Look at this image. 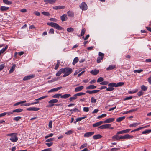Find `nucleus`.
<instances>
[{
    "instance_id": "nucleus-48",
    "label": "nucleus",
    "mask_w": 151,
    "mask_h": 151,
    "mask_svg": "<svg viewBox=\"0 0 151 151\" xmlns=\"http://www.w3.org/2000/svg\"><path fill=\"white\" fill-rule=\"evenodd\" d=\"M73 131L70 130L65 132V134L66 135H70L73 133Z\"/></svg>"
},
{
    "instance_id": "nucleus-38",
    "label": "nucleus",
    "mask_w": 151,
    "mask_h": 151,
    "mask_svg": "<svg viewBox=\"0 0 151 151\" xmlns=\"http://www.w3.org/2000/svg\"><path fill=\"white\" fill-rule=\"evenodd\" d=\"M42 14L44 15L47 16H49L50 15V14L47 12H42Z\"/></svg>"
},
{
    "instance_id": "nucleus-60",
    "label": "nucleus",
    "mask_w": 151,
    "mask_h": 151,
    "mask_svg": "<svg viewBox=\"0 0 151 151\" xmlns=\"http://www.w3.org/2000/svg\"><path fill=\"white\" fill-rule=\"evenodd\" d=\"M144 93V92L142 90L140 91L139 92H138L137 95L138 96H140L142 95H143Z\"/></svg>"
},
{
    "instance_id": "nucleus-37",
    "label": "nucleus",
    "mask_w": 151,
    "mask_h": 151,
    "mask_svg": "<svg viewBox=\"0 0 151 151\" xmlns=\"http://www.w3.org/2000/svg\"><path fill=\"white\" fill-rule=\"evenodd\" d=\"M70 111L72 113L73 112H79V110L77 109V108H75L73 109H71L70 110Z\"/></svg>"
},
{
    "instance_id": "nucleus-4",
    "label": "nucleus",
    "mask_w": 151,
    "mask_h": 151,
    "mask_svg": "<svg viewBox=\"0 0 151 151\" xmlns=\"http://www.w3.org/2000/svg\"><path fill=\"white\" fill-rule=\"evenodd\" d=\"M81 9L83 10H86L87 9L88 6L84 2L81 3L79 5Z\"/></svg>"
},
{
    "instance_id": "nucleus-15",
    "label": "nucleus",
    "mask_w": 151,
    "mask_h": 151,
    "mask_svg": "<svg viewBox=\"0 0 151 151\" xmlns=\"http://www.w3.org/2000/svg\"><path fill=\"white\" fill-rule=\"evenodd\" d=\"M103 123L102 121H100L93 124V127H96L102 124Z\"/></svg>"
},
{
    "instance_id": "nucleus-46",
    "label": "nucleus",
    "mask_w": 151,
    "mask_h": 151,
    "mask_svg": "<svg viewBox=\"0 0 151 151\" xmlns=\"http://www.w3.org/2000/svg\"><path fill=\"white\" fill-rule=\"evenodd\" d=\"M86 117V116H84L83 117H78L76 119V121H80Z\"/></svg>"
},
{
    "instance_id": "nucleus-57",
    "label": "nucleus",
    "mask_w": 151,
    "mask_h": 151,
    "mask_svg": "<svg viewBox=\"0 0 151 151\" xmlns=\"http://www.w3.org/2000/svg\"><path fill=\"white\" fill-rule=\"evenodd\" d=\"M106 114H101V115L98 116V118L99 119L100 118H101L103 117H106Z\"/></svg>"
},
{
    "instance_id": "nucleus-11",
    "label": "nucleus",
    "mask_w": 151,
    "mask_h": 151,
    "mask_svg": "<svg viewBox=\"0 0 151 151\" xmlns=\"http://www.w3.org/2000/svg\"><path fill=\"white\" fill-rule=\"evenodd\" d=\"M10 140L12 142H15L18 140V138L15 135H14V136L11 137L10 139Z\"/></svg>"
},
{
    "instance_id": "nucleus-17",
    "label": "nucleus",
    "mask_w": 151,
    "mask_h": 151,
    "mask_svg": "<svg viewBox=\"0 0 151 151\" xmlns=\"http://www.w3.org/2000/svg\"><path fill=\"white\" fill-rule=\"evenodd\" d=\"M99 70L94 69L91 70L90 71V73L93 75H96L99 73Z\"/></svg>"
},
{
    "instance_id": "nucleus-32",
    "label": "nucleus",
    "mask_w": 151,
    "mask_h": 151,
    "mask_svg": "<svg viewBox=\"0 0 151 151\" xmlns=\"http://www.w3.org/2000/svg\"><path fill=\"white\" fill-rule=\"evenodd\" d=\"M61 96L60 94L58 93L53 95L52 97L53 98H59L60 97L61 98Z\"/></svg>"
},
{
    "instance_id": "nucleus-10",
    "label": "nucleus",
    "mask_w": 151,
    "mask_h": 151,
    "mask_svg": "<svg viewBox=\"0 0 151 151\" xmlns=\"http://www.w3.org/2000/svg\"><path fill=\"white\" fill-rule=\"evenodd\" d=\"M62 88V87H59L56 88L52 89L48 91V93H51L52 92H56L58 90Z\"/></svg>"
},
{
    "instance_id": "nucleus-18",
    "label": "nucleus",
    "mask_w": 151,
    "mask_h": 151,
    "mask_svg": "<svg viewBox=\"0 0 151 151\" xmlns=\"http://www.w3.org/2000/svg\"><path fill=\"white\" fill-rule=\"evenodd\" d=\"M65 7L64 6H58L53 7V8L55 10L64 9Z\"/></svg>"
},
{
    "instance_id": "nucleus-42",
    "label": "nucleus",
    "mask_w": 151,
    "mask_h": 151,
    "mask_svg": "<svg viewBox=\"0 0 151 151\" xmlns=\"http://www.w3.org/2000/svg\"><path fill=\"white\" fill-rule=\"evenodd\" d=\"M103 58L101 57L98 56L97 59V62L98 63H100L101 60H103Z\"/></svg>"
},
{
    "instance_id": "nucleus-49",
    "label": "nucleus",
    "mask_w": 151,
    "mask_h": 151,
    "mask_svg": "<svg viewBox=\"0 0 151 151\" xmlns=\"http://www.w3.org/2000/svg\"><path fill=\"white\" fill-rule=\"evenodd\" d=\"M5 114V116L6 115V116H8L12 114H13V112L12 111H9L8 112H4Z\"/></svg>"
},
{
    "instance_id": "nucleus-41",
    "label": "nucleus",
    "mask_w": 151,
    "mask_h": 151,
    "mask_svg": "<svg viewBox=\"0 0 151 151\" xmlns=\"http://www.w3.org/2000/svg\"><path fill=\"white\" fill-rule=\"evenodd\" d=\"M47 97V96H42V97H41L38 99H35V100L36 101H38V100H41V99H42Z\"/></svg>"
},
{
    "instance_id": "nucleus-54",
    "label": "nucleus",
    "mask_w": 151,
    "mask_h": 151,
    "mask_svg": "<svg viewBox=\"0 0 151 151\" xmlns=\"http://www.w3.org/2000/svg\"><path fill=\"white\" fill-rule=\"evenodd\" d=\"M54 140V138H50L49 139H47L46 140V142H52Z\"/></svg>"
},
{
    "instance_id": "nucleus-7",
    "label": "nucleus",
    "mask_w": 151,
    "mask_h": 151,
    "mask_svg": "<svg viewBox=\"0 0 151 151\" xmlns=\"http://www.w3.org/2000/svg\"><path fill=\"white\" fill-rule=\"evenodd\" d=\"M35 77L34 75H31L25 76L23 79V80L26 81L29 80Z\"/></svg>"
},
{
    "instance_id": "nucleus-5",
    "label": "nucleus",
    "mask_w": 151,
    "mask_h": 151,
    "mask_svg": "<svg viewBox=\"0 0 151 151\" xmlns=\"http://www.w3.org/2000/svg\"><path fill=\"white\" fill-rule=\"evenodd\" d=\"M111 126L110 124H107L101 125L98 128L101 129H108Z\"/></svg>"
},
{
    "instance_id": "nucleus-23",
    "label": "nucleus",
    "mask_w": 151,
    "mask_h": 151,
    "mask_svg": "<svg viewBox=\"0 0 151 151\" xmlns=\"http://www.w3.org/2000/svg\"><path fill=\"white\" fill-rule=\"evenodd\" d=\"M78 97L76 94H74L73 96L71 97H70L69 100L70 102H72L73 100H75L77 99Z\"/></svg>"
},
{
    "instance_id": "nucleus-51",
    "label": "nucleus",
    "mask_w": 151,
    "mask_h": 151,
    "mask_svg": "<svg viewBox=\"0 0 151 151\" xmlns=\"http://www.w3.org/2000/svg\"><path fill=\"white\" fill-rule=\"evenodd\" d=\"M77 97L85 94V93L83 92H80L76 94Z\"/></svg>"
},
{
    "instance_id": "nucleus-12",
    "label": "nucleus",
    "mask_w": 151,
    "mask_h": 151,
    "mask_svg": "<svg viewBox=\"0 0 151 151\" xmlns=\"http://www.w3.org/2000/svg\"><path fill=\"white\" fill-rule=\"evenodd\" d=\"M40 109L38 108L32 107L27 108V110L28 111H37Z\"/></svg>"
},
{
    "instance_id": "nucleus-40",
    "label": "nucleus",
    "mask_w": 151,
    "mask_h": 151,
    "mask_svg": "<svg viewBox=\"0 0 151 151\" xmlns=\"http://www.w3.org/2000/svg\"><path fill=\"white\" fill-rule=\"evenodd\" d=\"M74 29L72 28H68L67 29V31L69 32H72L74 31Z\"/></svg>"
},
{
    "instance_id": "nucleus-1",
    "label": "nucleus",
    "mask_w": 151,
    "mask_h": 151,
    "mask_svg": "<svg viewBox=\"0 0 151 151\" xmlns=\"http://www.w3.org/2000/svg\"><path fill=\"white\" fill-rule=\"evenodd\" d=\"M124 84V83L119 82L117 83H111L108 84L109 87L107 88V91H113L114 90V87H117L122 86Z\"/></svg>"
},
{
    "instance_id": "nucleus-26",
    "label": "nucleus",
    "mask_w": 151,
    "mask_h": 151,
    "mask_svg": "<svg viewBox=\"0 0 151 151\" xmlns=\"http://www.w3.org/2000/svg\"><path fill=\"white\" fill-rule=\"evenodd\" d=\"M102 137V136L100 134H97L94 135L93 137V138L95 139H100Z\"/></svg>"
},
{
    "instance_id": "nucleus-64",
    "label": "nucleus",
    "mask_w": 151,
    "mask_h": 151,
    "mask_svg": "<svg viewBox=\"0 0 151 151\" xmlns=\"http://www.w3.org/2000/svg\"><path fill=\"white\" fill-rule=\"evenodd\" d=\"M130 130L129 129H127L126 130H123L124 133H128Z\"/></svg>"
},
{
    "instance_id": "nucleus-27",
    "label": "nucleus",
    "mask_w": 151,
    "mask_h": 151,
    "mask_svg": "<svg viewBox=\"0 0 151 151\" xmlns=\"http://www.w3.org/2000/svg\"><path fill=\"white\" fill-rule=\"evenodd\" d=\"M9 7L4 6H1L0 7V10L1 11H6L8 10Z\"/></svg>"
},
{
    "instance_id": "nucleus-30",
    "label": "nucleus",
    "mask_w": 151,
    "mask_h": 151,
    "mask_svg": "<svg viewBox=\"0 0 151 151\" xmlns=\"http://www.w3.org/2000/svg\"><path fill=\"white\" fill-rule=\"evenodd\" d=\"M23 111V109L21 108H19L18 109H17L15 110H14L13 111V113L14 112H17V113H19L22 112Z\"/></svg>"
},
{
    "instance_id": "nucleus-36",
    "label": "nucleus",
    "mask_w": 151,
    "mask_h": 151,
    "mask_svg": "<svg viewBox=\"0 0 151 151\" xmlns=\"http://www.w3.org/2000/svg\"><path fill=\"white\" fill-rule=\"evenodd\" d=\"M138 91V89H136L134 90L129 91H128V93L129 94H133L137 92Z\"/></svg>"
},
{
    "instance_id": "nucleus-53",
    "label": "nucleus",
    "mask_w": 151,
    "mask_h": 151,
    "mask_svg": "<svg viewBox=\"0 0 151 151\" xmlns=\"http://www.w3.org/2000/svg\"><path fill=\"white\" fill-rule=\"evenodd\" d=\"M133 98V96H128L126 97L124 99V101L129 100L132 99Z\"/></svg>"
},
{
    "instance_id": "nucleus-20",
    "label": "nucleus",
    "mask_w": 151,
    "mask_h": 151,
    "mask_svg": "<svg viewBox=\"0 0 151 151\" xmlns=\"http://www.w3.org/2000/svg\"><path fill=\"white\" fill-rule=\"evenodd\" d=\"M97 88L96 86L93 85H90L86 87V89H94Z\"/></svg>"
},
{
    "instance_id": "nucleus-28",
    "label": "nucleus",
    "mask_w": 151,
    "mask_h": 151,
    "mask_svg": "<svg viewBox=\"0 0 151 151\" xmlns=\"http://www.w3.org/2000/svg\"><path fill=\"white\" fill-rule=\"evenodd\" d=\"M118 135L116 134V135H114L112 137V139H116L117 141H119L120 139H120V137H119Z\"/></svg>"
},
{
    "instance_id": "nucleus-14",
    "label": "nucleus",
    "mask_w": 151,
    "mask_h": 151,
    "mask_svg": "<svg viewBox=\"0 0 151 151\" xmlns=\"http://www.w3.org/2000/svg\"><path fill=\"white\" fill-rule=\"evenodd\" d=\"M60 19L62 22L66 21L67 19V16L66 14H64L60 17Z\"/></svg>"
},
{
    "instance_id": "nucleus-52",
    "label": "nucleus",
    "mask_w": 151,
    "mask_h": 151,
    "mask_svg": "<svg viewBox=\"0 0 151 151\" xmlns=\"http://www.w3.org/2000/svg\"><path fill=\"white\" fill-rule=\"evenodd\" d=\"M21 118V117L20 116H17L16 117L13 118V120L16 121H18Z\"/></svg>"
},
{
    "instance_id": "nucleus-62",
    "label": "nucleus",
    "mask_w": 151,
    "mask_h": 151,
    "mask_svg": "<svg viewBox=\"0 0 151 151\" xmlns=\"http://www.w3.org/2000/svg\"><path fill=\"white\" fill-rule=\"evenodd\" d=\"M137 126V124L136 123H133L129 125V127H135Z\"/></svg>"
},
{
    "instance_id": "nucleus-58",
    "label": "nucleus",
    "mask_w": 151,
    "mask_h": 151,
    "mask_svg": "<svg viewBox=\"0 0 151 151\" xmlns=\"http://www.w3.org/2000/svg\"><path fill=\"white\" fill-rule=\"evenodd\" d=\"M87 143H84L80 147V149H82L84 147H87Z\"/></svg>"
},
{
    "instance_id": "nucleus-25",
    "label": "nucleus",
    "mask_w": 151,
    "mask_h": 151,
    "mask_svg": "<svg viewBox=\"0 0 151 151\" xmlns=\"http://www.w3.org/2000/svg\"><path fill=\"white\" fill-rule=\"evenodd\" d=\"M67 13L68 16L70 17H73L74 16V14L73 12L71 11H69L67 12Z\"/></svg>"
},
{
    "instance_id": "nucleus-29",
    "label": "nucleus",
    "mask_w": 151,
    "mask_h": 151,
    "mask_svg": "<svg viewBox=\"0 0 151 151\" xmlns=\"http://www.w3.org/2000/svg\"><path fill=\"white\" fill-rule=\"evenodd\" d=\"M79 59L78 57H75L73 62L72 64L73 65H75L78 61Z\"/></svg>"
},
{
    "instance_id": "nucleus-9",
    "label": "nucleus",
    "mask_w": 151,
    "mask_h": 151,
    "mask_svg": "<svg viewBox=\"0 0 151 151\" xmlns=\"http://www.w3.org/2000/svg\"><path fill=\"white\" fill-rule=\"evenodd\" d=\"M115 118H109L106 119L105 121H103V122L104 123H109L113 122Z\"/></svg>"
},
{
    "instance_id": "nucleus-16",
    "label": "nucleus",
    "mask_w": 151,
    "mask_h": 151,
    "mask_svg": "<svg viewBox=\"0 0 151 151\" xmlns=\"http://www.w3.org/2000/svg\"><path fill=\"white\" fill-rule=\"evenodd\" d=\"M56 0H44V1L45 2V4H47L48 3L53 4L55 3Z\"/></svg>"
},
{
    "instance_id": "nucleus-2",
    "label": "nucleus",
    "mask_w": 151,
    "mask_h": 151,
    "mask_svg": "<svg viewBox=\"0 0 151 151\" xmlns=\"http://www.w3.org/2000/svg\"><path fill=\"white\" fill-rule=\"evenodd\" d=\"M64 73V74L63 76V77H65L70 74L72 72V69L69 67H65L63 68Z\"/></svg>"
},
{
    "instance_id": "nucleus-59",
    "label": "nucleus",
    "mask_w": 151,
    "mask_h": 151,
    "mask_svg": "<svg viewBox=\"0 0 151 151\" xmlns=\"http://www.w3.org/2000/svg\"><path fill=\"white\" fill-rule=\"evenodd\" d=\"M53 135V133H51L48 135L45 136V139H47L48 137H52Z\"/></svg>"
},
{
    "instance_id": "nucleus-3",
    "label": "nucleus",
    "mask_w": 151,
    "mask_h": 151,
    "mask_svg": "<svg viewBox=\"0 0 151 151\" xmlns=\"http://www.w3.org/2000/svg\"><path fill=\"white\" fill-rule=\"evenodd\" d=\"M47 24L50 26L52 27L56 28V29L59 30H61L62 28L58 24L54 22L47 23Z\"/></svg>"
},
{
    "instance_id": "nucleus-22",
    "label": "nucleus",
    "mask_w": 151,
    "mask_h": 151,
    "mask_svg": "<svg viewBox=\"0 0 151 151\" xmlns=\"http://www.w3.org/2000/svg\"><path fill=\"white\" fill-rule=\"evenodd\" d=\"M58 100L56 99H54L50 100L48 103L50 104H54V103H57Z\"/></svg>"
},
{
    "instance_id": "nucleus-24",
    "label": "nucleus",
    "mask_w": 151,
    "mask_h": 151,
    "mask_svg": "<svg viewBox=\"0 0 151 151\" xmlns=\"http://www.w3.org/2000/svg\"><path fill=\"white\" fill-rule=\"evenodd\" d=\"M63 68L60 69L56 73V75L57 76H59L62 73H64Z\"/></svg>"
},
{
    "instance_id": "nucleus-47",
    "label": "nucleus",
    "mask_w": 151,
    "mask_h": 151,
    "mask_svg": "<svg viewBox=\"0 0 151 151\" xmlns=\"http://www.w3.org/2000/svg\"><path fill=\"white\" fill-rule=\"evenodd\" d=\"M104 80V78L103 77H100L97 80V82L99 83L102 82Z\"/></svg>"
},
{
    "instance_id": "nucleus-35",
    "label": "nucleus",
    "mask_w": 151,
    "mask_h": 151,
    "mask_svg": "<svg viewBox=\"0 0 151 151\" xmlns=\"http://www.w3.org/2000/svg\"><path fill=\"white\" fill-rule=\"evenodd\" d=\"M141 88L142 91H146L147 89V87L145 86L144 85H142L141 86Z\"/></svg>"
},
{
    "instance_id": "nucleus-34",
    "label": "nucleus",
    "mask_w": 151,
    "mask_h": 151,
    "mask_svg": "<svg viewBox=\"0 0 151 151\" xmlns=\"http://www.w3.org/2000/svg\"><path fill=\"white\" fill-rule=\"evenodd\" d=\"M3 2L7 5H11L12 4V3L11 1H9L8 0H3Z\"/></svg>"
},
{
    "instance_id": "nucleus-13",
    "label": "nucleus",
    "mask_w": 151,
    "mask_h": 151,
    "mask_svg": "<svg viewBox=\"0 0 151 151\" xmlns=\"http://www.w3.org/2000/svg\"><path fill=\"white\" fill-rule=\"evenodd\" d=\"M84 88V87L83 86H81L76 87L75 88L74 91L75 92H78L82 90Z\"/></svg>"
},
{
    "instance_id": "nucleus-63",
    "label": "nucleus",
    "mask_w": 151,
    "mask_h": 151,
    "mask_svg": "<svg viewBox=\"0 0 151 151\" xmlns=\"http://www.w3.org/2000/svg\"><path fill=\"white\" fill-rule=\"evenodd\" d=\"M52 121H50L49 122L48 126L50 128H52Z\"/></svg>"
},
{
    "instance_id": "nucleus-45",
    "label": "nucleus",
    "mask_w": 151,
    "mask_h": 151,
    "mask_svg": "<svg viewBox=\"0 0 151 151\" xmlns=\"http://www.w3.org/2000/svg\"><path fill=\"white\" fill-rule=\"evenodd\" d=\"M60 64V61L59 60H57V63L56 64L55 67V70H57L58 68L59 65Z\"/></svg>"
},
{
    "instance_id": "nucleus-61",
    "label": "nucleus",
    "mask_w": 151,
    "mask_h": 151,
    "mask_svg": "<svg viewBox=\"0 0 151 151\" xmlns=\"http://www.w3.org/2000/svg\"><path fill=\"white\" fill-rule=\"evenodd\" d=\"M45 144L48 147H50L53 145V143L52 142H51L50 143H46Z\"/></svg>"
},
{
    "instance_id": "nucleus-56",
    "label": "nucleus",
    "mask_w": 151,
    "mask_h": 151,
    "mask_svg": "<svg viewBox=\"0 0 151 151\" xmlns=\"http://www.w3.org/2000/svg\"><path fill=\"white\" fill-rule=\"evenodd\" d=\"M143 71V70L142 69H140V70H134V72L135 73H140L141 72Z\"/></svg>"
},
{
    "instance_id": "nucleus-19",
    "label": "nucleus",
    "mask_w": 151,
    "mask_h": 151,
    "mask_svg": "<svg viewBox=\"0 0 151 151\" xmlns=\"http://www.w3.org/2000/svg\"><path fill=\"white\" fill-rule=\"evenodd\" d=\"M71 95L70 94H65L63 95H62L61 96V98L66 99L70 97Z\"/></svg>"
},
{
    "instance_id": "nucleus-43",
    "label": "nucleus",
    "mask_w": 151,
    "mask_h": 151,
    "mask_svg": "<svg viewBox=\"0 0 151 151\" xmlns=\"http://www.w3.org/2000/svg\"><path fill=\"white\" fill-rule=\"evenodd\" d=\"M109 82L106 81H103L102 82L100 83V84L102 85H108Z\"/></svg>"
},
{
    "instance_id": "nucleus-6",
    "label": "nucleus",
    "mask_w": 151,
    "mask_h": 151,
    "mask_svg": "<svg viewBox=\"0 0 151 151\" xmlns=\"http://www.w3.org/2000/svg\"><path fill=\"white\" fill-rule=\"evenodd\" d=\"M133 136H131L129 134H127L124 136H120V139H129L130 138H133Z\"/></svg>"
},
{
    "instance_id": "nucleus-50",
    "label": "nucleus",
    "mask_w": 151,
    "mask_h": 151,
    "mask_svg": "<svg viewBox=\"0 0 151 151\" xmlns=\"http://www.w3.org/2000/svg\"><path fill=\"white\" fill-rule=\"evenodd\" d=\"M86 32V29L85 28L83 29L81 33V36H83L85 34Z\"/></svg>"
},
{
    "instance_id": "nucleus-44",
    "label": "nucleus",
    "mask_w": 151,
    "mask_h": 151,
    "mask_svg": "<svg viewBox=\"0 0 151 151\" xmlns=\"http://www.w3.org/2000/svg\"><path fill=\"white\" fill-rule=\"evenodd\" d=\"M31 105H32V103H26V104H22L21 105V106H30Z\"/></svg>"
},
{
    "instance_id": "nucleus-55",
    "label": "nucleus",
    "mask_w": 151,
    "mask_h": 151,
    "mask_svg": "<svg viewBox=\"0 0 151 151\" xmlns=\"http://www.w3.org/2000/svg\"><path fill=\"white\" fill-rule=\"evenodd\" d=\"M138 109V108H135L134 109H132L128 111L129 113L132 112L134 111H137Z\"/></svg>"
},
{
    "instance_id": "nucleus-31",
    "label": "nucleus",
    "mask_w": 151,
    "mask_h": 151,
    "mask_svg": "<svg viewBox=\"0 0 151 151\" xmlns=\"http://www.w3.org/2000/svg\"><path fill=\"white\" fill-rule=\"evenodd\" d=\"M15 66V65L14 64L12 66L11 69H10L9 71V73H11L14 71Z\"/></svg>"
},
{
    "instance_id": "nucleus-21",
    "label": "nucleus",
    "mask_w": 151,
    "mask_h": 151,
    "mask_svg": "<svg viewBox=\"0 0 151 151\" xmlns=\"http://www.w3.org/2000/svg\"><path fill=\"white\" fill-rule=\"evenodd\" d=\"M116 67L115 65H110L106 68L107 70H110L114 69Z\"/></svg>"
},
{
    "instance_id": "nucleus-33",
    "label": "nucleus",
    "mask_w": 151,
    "mask_h": 151,
    "mask_svg": "<svg viewBox=\"0 0 151 151\" xmlns=\"http://www.w3.org/2000/svg\"><path fill=\"white\" fill-rule=\"evenodd\" d=\"M125 118V117L124 116L119 117L117 118V119H116V121L117 122H120L122 121Z\"/></svg>"
},
{
    "instance_id": "nucleus-39",
    "label": "nucleus",
    "mask_w": 151,
    "mask_h": 151,
    "mask_svg": "<svg viewBox=\"0 0 151 151\" xmlns=\"http://www.w3.org/2000/svg\"><path fill=\"white\" fill-rule=\"evenodd\" d=\"M91 102L92 103H95L96 101V99L93 97L91 98Z\"/></svg>"
},
{
    "instance_id": "nucleus-8",
    "label": "nucleus",
    "mask_w": 151,
    "mask_h": 151,
    "mask_svg": "<svg viewBox=\"0 0 151 151\" xmlns=\"http://www.w3.org/2000/svg\"><path fill=\"white\" fill-rule=\"evenodd\" d=\"M94 134V132H87L85 133L84 136V137H88L93 135Z\"/></svg>"
}]
</instances>
